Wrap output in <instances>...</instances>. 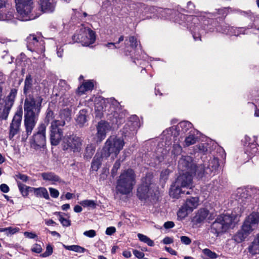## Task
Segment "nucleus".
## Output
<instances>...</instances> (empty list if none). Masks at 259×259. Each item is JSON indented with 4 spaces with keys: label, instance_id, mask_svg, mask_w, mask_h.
I'll list each match as a JSON object with an SVG mask.
<instances>
[{
    "label": "nucleus",
    "instance_id": "obj_1",
    "mask_svg": "<svg viewBox=\"0 0 259 259\" xmlns=\"http://www.w3.org/2000/svg\"><path fill=\"white\" fill-rule=\"evenodd\" d=\"M33 79L30 75L26 76L24 81L23 93L26 97L24 103V125L26 136H22V140L25 141L32 133L38 118L41 108L43 99L40 96L34 97L30 93L33 94L34 90H37L39 87L34 85Z\"/></svg>",
    "mask_w": 259,
    "mask_h": 259
},
{
    "label": "nucleus",
    "instance_id": "obj_2",
    "mask_svg": "<svg viewBox=\"0 0 259 259\" xmlns=\"http://www.w3.org/2000/svg\"><path fill=\"white\" fill-rule=\"evenodd\" d=\"M159 12L161 17L164 18L172 19L181 24L183 22L187 23V25L191 31L194 40H197L198 32L200 30L203 18L205 17V12H201L199 16H186L168 9H160Z\"/></svg>",
    "mask_w": 259,
    "mask_h": 259
},
{
    "label": "nucleus",
    "instance_id": "obj_3",
    "mask_svg": "<svg viewBox=\"0 0 259 259\" xmlns=\"http://www.w3.org/2000/svg\"><path fill=\"white\" fill-rule=\"evenodd\" d=\"M213 14L205 13V17L203 18L200 30L198 32L197 40H200L201 35L206 32H213L215 29L218 32L229 35L239 36L240 34H245V29L243 28L230 27L227 24H223L218 25L216 20L212 19Z\"/></svg>",
    "mask_w": 259,
    "mask_h": 259
},
{
    "label": "nucleus",
    "instance_id": "obj_4",
    "mask_svg": "<svg viewBox=\"0 0 259 259\" xmlns=\"http://www.w3.org/2000/svg\"><path fill=\"white\" fill-rule=\"evenodd\" d=\"M125 144L122 137L111 136L107 139L101 151L104 157L109 158L113 161L117 157L120 151L123 149Z\"/></svg>",
    "mask_w": 259,
    "mask_h": 259
},
{
    "label": "nucleus",
    "instance_id": "obj_5",
    "mask_svg": "<svg viewBox=\"0 0 259 259\" xmlns=\"http://www.w3.org/2000/svg\"><path fill=\"white\" fill-rule=\"evenodd\" d=\"M136 184L135 175L132 169L123 171L117 182V191L122 194H129Z\"/></svg>",
    "mask_w": 259,
    "mask_h": 259
},
{
    "label": "nucleus",
    "instance_id": "obj_6",
    "mask_svg": "<svg viewBox=\"0 0 259 259\" xmlns=\"http://www.w3.org/2000/svg\"><path fill=\"white\" fill-rule=\"evenodd\" d=\"M219 166V159L216 157H206L203 163L197 166L195 176L198 178L208 177L211 174L214 175Z\"/></svg>",
    "mask_w": 259,
    "mask_h": 259
},
{
    "label": "nucleus",
    "instance_id": "obj_7",
    "mask_svg": "<svg viewBox=\"0 0 259 259\" xmlns=\"http://www.w3.org/2000/svg\"><path fill=\"white\" fill-rule=\"evenodd\" d=\"M235 214H223L219 215L211 225V232L219 235L226 232L234 222Z\"/></svg>",
    "mask_w": 259,
    "mask_h": 259
},
{
    "label": "nucleus",
    "instance_id": "obj_8",
    "mask_svg": "<svg viewBox=\"0 0 259 259\" xmlns=\"http://www.w3.org/2000/svg\"><path fill=\"white\" fill-rule=\"evenodd\" d=\"M18 19L21 21L33 20L37 16L32 13L33 0H15Z\"/></svg>",
    "mask_w": 259,
    "mask_h": 259
},
{
    "label": "nucleus",
    "instance_id": "obj_9",
    "mask_svg": "<svg viewBox=\"0 0 259 259\" xmlns=\"http://www.w3.org/2000/svg\"><path fill=\"white\" fill-rule=\"evenodd\" d=\"M72 39L74 42H79L83 46H89L95 42L96 35L90 28L82 26L73 36Z\"/></svg>",
    "mask_w": 259,
    "mask_h": 259
},
{
    "label": "nucleus",
    "instance_id": "obj_10",
    "mask_svg": "<svg viewBox=\"0 0 259 259\" xmlns=\"http://www.w3.org/2000/svg\"><path fill=\"white\" fill-rule=\"evenodd\" d=\"M152 175L148 173L142 179V184L138 188L137 196L141 200H146L153 193L152 184Z\"/></svg>",
    "mask_w": 259,
    "mask_h": 259
},
{
    "label": "nucleus",
    "instance_id": "obj_11",
    "mask_svg": "<svg viewBox=\"0 0 259 259\" xmlns=\"http://www.w3.org/2000/svg\"><path fill=\"white\" fill-rule=\"evenodd\" d=\"M46 125L45 123L39 125L37 128V132L34 134L31 138L30 144L31 148L37 150L46 145Z\"/></svg>",
    "mask_w": 259,
    "mask_h": 259
},
{
    "label": "nucleus",
    "instance_id": "obj_12",
    "mask_svg": "<svg viewBox=\"0 0 259 259\" xmlns=\"http://www.w3.org/2000/svg\"><path fill=\"white\" fill-rule=\"evenodd\" d=\"M65 125V122L55 120L51 123L50 127V140L53 145H58L63 137V130L61 127Z\"/></svg>",
    "mask_w": 259,
    "mask_h": 259
},
{
    "label": "nucleus",
    "instance_id": "obj_13",
    "mask_svg": "<svg viewBox=\"0 0 259 259\" xmlns=\"http://www.w3.org/2000/svg\"><path fill=\"white\" fill-rule=\"evenodd\" d=\"M62 145L64 150H69L74 152H79L81 150L82 141L75 135H65L62 139Z\"/></svg>",
    "mask_w": 259,
    "mask_h": 259
},
{
    "label": "nucleus",
    "instance_id": "obj_14",
    "mask_svg": "<svg viewBox=\"0 0 259 259\" xmlns=\"http://www.w3.org/2000/svg\"><path fill=\"white\" fill-rule=\"evenodd\" d=\"M27 48L31 51L41 54L40 57L45 56V46L42 40L39 41L35 35H30L27 39Z\"/></svg>",
    "mask_w": 259,
    "mask_h": 259
},
{
    "label": "nucleus",
    "instance_id": "obj_15",
    "mask_svg": "<svg viewBox=\"0 0 259 259\" xmlns=\"http://www.w3.org/2000/svg\"><path fill=\"white\" fill-rule=\"evenodd\" d=\"M22 114V108L21 107L17 110L15 114L10 126L9 138L10 140H12L13 138L19 132Z\"/></svg>",
    "mask_w": 259,
    "mask_h": 259
},
{
    "label": "nucleus",
    "instance_id": "obj_16",
    "mask_svg": "<svg viewBox=\"0 0 259 259\" xmlns=\"http://www.w3.org/2000/svg\"><path fill=\"white\" fill-rule=\"evenodd\" d=\"M197 166L193 163L192 158L190 156H182L178 163V168L180 170L195 175Z\"/></svg>",
    "mask_w": 259,
    "mask_h": 259
},
{
    "label": "nucleus",
    "instance_id": "obj_17",
    "mask_svg": "<svg viewBox=\"0 0 259 259\" xmlns=\"http://www.w3.org/2000/svg\"><path fill=\"white\" fill-rule=\"evenodd\" d=\"M190 172H184L180 175L175 182L177 185H180L183 188L189 189V190L186 191L187 194H190L192 192V175Z\"/></svg>",
    "mask_w": 259,
    "mask_h": 259
},
{
    "label": "nucleus",
    "instance_id": "obj_18",
    "mask_svg": "<svg viewBox=\"0 0 259 259\" xmlns=\"http://www.w3.org/2000/svg\"><path fill=\"white\" fill-rule=\"evenodd\" d=\"M192 124L187 121H184L180 122L176 126H172L169 129L170 134L174 138L178 136H181L190 130H192Z\"/></svg>",
    "mask_w": 259,
    "mask_h": 259
},
{
    "label": "nucleus",
    "instance_id": "obj_19",
    "mask_svg": "<svg viewBox=\"0 0 259 259\" xmlns=\"http://www.w3.org/2000/svg\"><path fill=\"white\" fill-rule=\"evenodd\" d=\"M259 223V213L252 212L245 219L242 226L251 233L257 227Z\"/></svg>",
    "mask_w": 259,
    "mask_h": 259
},
{
    "label": "nucleus",
    "instance_id": "obj_20",
    "mask_svg": "<svg viewBox=\"0 0 259 259\" xmlns=\"http://www.w3.org/2000/svg\"><path fill=\"white\" fill-rule=\"evenodd\" d=\"M17 94V90L15 88L12 89L10 93L7 97L6 105L3 109L4 118L8 116L9 111L13 106L15 98Z\"/></svg>",
    "mask_w": 259,
    "mask_h": 259
},
{
    "label": "nucleus",
    "instance_id": "obj_21",
    "mask_svg": "<svg viewBox=\"0 0 259 259\" xmlns=\"http://www.w3.org/2000/svg\"><path fill=\"white\" fill-rule=\"evenodd\" d=\"M108 124L101 121L98 123L97 127V133L96 134L97 142L101 143L106 136V132L108 130Z\"/></svg>",
    "mask_w": 259,
    "mask_h": 259
},
{
    "label": "nucleus",
    "instance_id": "obj_22",
    "mask_svg": "<svg viewBox=\"0 0 259 259\" xmlns=\"http://www.w3.org/2000/svg\"><path fill=\"white\" fill-rule=\"evenodd\" d=\"M39 5L44 13H52L55 9V3L53 0H39Z\"/></svg>",
    "mask_w": 259,
    "mask_h": 259
},
{
    "label": "nucleus",
    "instance_id": "obj_23",
    "mask_svg": "<svg viewBox=\"0 0 259 259\" xmlns=\"http://www.w3.org/2000/svg\"><path fill=\"white\" fill-rule=\"evenodd\" d=\"M107 158L108 157H103V152L101 151L100 153H96L92 162V169L96 171H97L100 167L102 162Z\"/></svg>",
    "mask_w": 259,
    "mask_h": 259
},
{
    "label": "nucleus",
    "instance_id": "obj_24",
    "mask_svg": "<svg viewBox=\"0 0 259 259\" xmlns=\"http://www.w3.org/2000/svg\"><path fill=\"white\" fill-rule=\"evenodd\" d=\"M41 177L44 181L50 182L51 184L53 185L61 182L60 177L52 172H42L41 174Z\"/></svg>",
    "mask_w": 259,
    "mask_h": 259
},
{
    "label": "nucleus",
    "instance_id": "obj_25",
    "mask_svg": "<svg viewBox=\"0 0 259 259\" xmlns=\"http://www.w3.org/2000/svg\"><path fill=\"white\" fill-rule=\"evenodd\" d=\"M182 188V187L180 185H177L176 183L175 182L174 184L171 185L170 189V196L174 198H179L181 196V194L185 193H186V191L185 190H183Z\"/></svg>",
    "mask_w": 259,
    "mask_h": 259
},
{
    "label": "nucleus",
    "instance_id": "obj_26",
    "mask_svg": "<svg viewBox=\"0 0 259 259\" xmlns=\"http://www.w3.org/2000/svg\"><path fill=\"white\" fill-rule=\"evenodd\" d=\"M138 122L137 121H129L124 126L123 128V133L125 136L128 135H134L135 131L137 130L138 127Z\"/></svg>",
    "mask_w": 259,
    "mask_h": 259
},
{
    "label": "nucleus",
    "instance_id": "obj_27",
    "mask_svg": "<svg viewBox=\"0 0 259 259\" xmlns=\"http://www.w3.org/2000/svg\"><path fill=\"white\" fill-rule=\"evenodd\" d=\"M246 229L242 226L241 229L239 230L234 236V240L237 243H240L250 234Z\"/></svg>",
    "mask_w": 259,
    "mask_h": 259
},
{
    "label": "nucleus",
    "instance_id": "obj_28",
    "mask_svg": "<svg viewBox=\"0 0 259 259\" xmlns=\"http://www.w3.org/2000/svg\"><path fill=\"white\" fill-rule=\"evenodd\" d=\"M199 204V198L197 197H191L187 198L184 205L189 210L192 212L194 209L196 208Z\"/></svg>",
    "mask_w": 259,
    "mask_h": 259
},
{
    "label": "nucleus",
    "instance_id": "obj_29",
    "mask_svg": "<svg viewBox=\"0 0 259 259\" xmlns=\"http://www.w3.org/2000/svg\"><path fill=\"white\" fill-rule=\"evenodd\" d=\"M208 215V211L206 209H199L193 217V221L196 224L203 222Z\"/></svg>",
    "mask_w": 259,
    "mask_h": 259
},
{
    "label": "nucleus",
    "instance_id": "obj_30",
    "mask_svg": "<svg viewBox=\"0 0 259 259\" xmlns=\"http://www.w3.org/2000/svg\"><path fill=\"white\" fill-rule=\"evenodd\" d=\"M31 192H33L37 197H43L47 200L50 199V196L46 188L44 187L31 188Z\"/></svg>",
    "mask_w": 259,
    "mask_h": 259
},
{
    "label": "nucleus",
    "instance_id": "obj_31",
    "mask_svg": "<svg viewBox=\"0 0 259 259\" xmlns=\"http://www.w3.org/2000/svg\"><path fill=\"white\" fill-rule=\"evenodd\" d=\"M248 251L252 255L259 253V234L248 247Z\"/></svg>",
    "mask_w": 259,
    "mask_h": 259
},
{
    "label": "nucleus",
    "instance_id": "obj_32",
    "mask_svg": "<svg viewBox=\"0 0 259 259\" xmlns=\"http://www.w3.org/2000/svg\"><path fill=\"white\" fill-rule=\"evenodd\" d=\"M87 111L85 109H82L79 111L76 118V122L79 126H83L87 122Z\"/></svg>",
    "mask_w": 259,
    "mask_h": 259
},
{
    "label": "nucleus",
    "instance_id": "obj_33",
    "mask_svg": "<svg viewBox=\"0 0 259 259\" xmlns=\"http://www.w3.org/2000/svg\"><path fill=\"white\" fill-rule=\"evenodd\" d=\"M104 103L105 101L103 100L98 103H95V109L96 117L101 118L103 116V112L105 111L104 106Z\"/></svg>",
    "mask_w": 259,
    "mask_h": 259
},
{
    "label": "nucleus",
    "instance_id": "obj_34",
    "mask_svg": "<svg viewBox=\"0 0 259 259\" xmlns=\"http://www.w3.org/2000/svg\"><path fill=\"white\" fill-rule=\"evenodd\" d=\"M195 131L193 130H190L189 132V135L187 136L185 140V145L186 146H189L196 143L197 137L195 135Z\"/></svg>",
    "mask_w": 259,
    "mask_h": 259
},
{
    "label": "nucleus",
    "instance_id": "obj_35",
    "mask_svg": "<svg viewBox=\"0 0 259 259\" xmlns=\"http://www.w3.org/2000/svg\"><path fill=\"white\" fill-rule=\"evenodd\" d=\"M17 183L19 190L22 196L24 197L27 196L28 195L29 191H31V188H32L33 187L27 186L21 183L19 181H17Z\"/></svg>",
    "mask_w": 259,
    "mask_h": 259
},
{
    "label": "nucleus",
    "instance_id": "obj_36",
    "mask_svg": "<svg viewBox=\"0 0 259 259\" xmlns=\"http://www.w3.org/2000/svg\"><path fill=\"white\" fill-rule=\"evenodd\" d=\"M64 247L68 250H71L78 253H83L87 251L85 248L77 245H64Z\"/></svg>",
    "mask_w": 259,
    "mask_h": 259
},
{
    "label": "nucleus",
    "instance_id": "obj_37",
    "mask_svg": "<svg viewBox=\"0 0 259 259\" xmlns=\"http://www.w3.org/2000/svg\"><path fill=\"white\" fill-rule=\"evenodd\" d=\"M71 112L68 109H64L61 110L60 113V117L61 118L60 121H63L65 122V121H69L71 118Z\"/></svg>",
    "mask_w": 259,
    "mask_h": 259
},
{
    "label": "nucleus",
    "instance_id": "obj_38",
    "mask_svg": "<svg viewBox=\"0 0 259 259\" xmlns=\"http://www.w3.org/2000/svg\"><path fill=\"white\" fill-rule=\"evenodd\" d=\"M61 99L62 100L61 102H62L63 105L65 106L72 105L74 102L72 96L68 93L65 94L64 96L61 98Z\"/></svg>",
    "mask_w": 259,
    "mask_h": 259
},
{
    "label": "nucleus",
    "instance_id": "obj_39",
    "mask_svg": "<svg viewBox=\"0 0 259 259\" xmlns=\"http://www.w3.org/2000/svg\"><path fill=\"white\" fill-rule=\"evenodd\" d=\"M137 236L141 242L146 243L149 246H154V242L147 236L138 233Z\"/></svg>",
    "mask_w": 259,
    "mask_h": 259
},
{
    "label": "nucleus",
    "instance_id": "obj_40",
    "mask_svg": "<svg viewBox=\"0 0 259 259\" xmlns=\"http://www.w3.org/2000/svg\"><path fill=\"white\" fill-rule=\"evenodd\" d=\"M95 151V147L93 144L87 145L84 153V156L87 158H91Z\"/></svg>",
    "mask_w": 259,
    "mask_h": 259
},
{
    "label": "nucleus",
    "instance_id": "obj_41",
    "mask_svg": "<svg viewBox=\"0 0 259 259\" xmlns=\"http://www.w3.org/2000/svg\"><path fill=\"white\" fill-rule=\"evenodd\" d=\"M258 147L254 144H251L246 149L247 154L249 157L256 155L257 153Z\"/></svg>",
    "mask_w": 259,
    "mask_h": 259
},
{
    "label": "nucleus",
    "instance_id": "obj_42",
    "mask_svg": "<svg viewBox=\"0 0 259 259\" xmlns=\"http://www.w3.org/2000/svg\"><path fill=\"white\" fill-rule=\"evenodd\" d=\"M174 145H173V150L172 153L175 155H178L181 153L182 151V147L180 145L179 142L180 140L176 139V138H174Z\"/></svg>",
    "mask_w": 259,
    "mask_h": 259
},
{
    "label": "nucleus",
    "instance_id": "obj_43",
    "mask_svg": "<svg viewBox=\"0 0 259 259\" xmlns=\"http://www.w3.org/2000/svg\"><path fill=\"white\" fill-rule=\"evenodd\" d=\"M202 252L204 255L203 257H206L207 258H209L210 259H215L218 257V255L217 254L208 248H205L203 249Z\"/></svg>",
    "mask_w": 259,
    "mask_h": 259
},
{
    "label": "nucleus",
    "instance_id": "obj_44",
    "mask_svg": "<svg viewBox=\"0 0 259 259\" xmlns=\"http://www.w3.org/2000/svg\"><path fill=\"white\" fill-rule=\"evenodd\" d=\"M189 212H190L189 210L183 205L178 212V217L181 219H184L188 215Z\"/></svg>",
    "mask_w": 259,
    "mask_h": 259
},
{
    "label": "nucleus",
    "instance_id": "obj_45",
    "mask_svg": "<svg viewBox=\"0 0 259 259\" xmlns=\"http://www.w3.org/2000/svg\"><path fill=\"white\" fill-rule=\"evenodd\" d=\"M189 212H190L189 210L183 205L178 212V217L181 219H184L188 215Z\"/></svg>",
    "mask_w": 259,
    "mask_h": 259
},
{
    "label": "nucleus",
    "instance_id": "obj_46",
    "mask_svg": "<svg viewBox=\"0 0 259 259\" xmlns=\"http://www.w3.org/2000/svg\"><path fill=\"white\" fill-rule=\"evenodd\" d=\"M80 204L83 207H90L93 208L96 207L95 201L92 200H84L81 201Z\"/></svg>",
    "mask_w": 259,
    "mask_h": 259
},
{
    "label": "nucleus",
    "instance_id": "obj_47",
    "mask_svg": "<svg viewBox=\"0 0 259 259\" xmlns=\"http://www.w3.org/2000/svg\"><path fill=\"white\" fill-rule=\"evenodd\" d=\"M55 214H57L59 215V220L61 223V224L64 227H68L70 226V221L65 218H64L60 212H56L55 213Z\"/></svg>",
    "mask_w": 259,
    "mask_h": 259
},
{
    "label": "nucleus",
    "instance_id": "obj_48",
    "mask_svg": "<svg viewBox=\"0 0 259 259\" xmlns=\"http://www.w3.org/2000/svg\"><path fill=\"white\" fill-rule=\"evenodd\" d=\"M13 17V12L11 11L5 15L0 13V21H9L11 20Z\"/></svg>",
    "mask_w": 259,
    "mask_h": 259
},
{
    "label": "nucleus",
    "instance_id": "obj_49",
    "mask_svg": "<svg viewBox=\"0 0 259 259\" xmlns=\"http://www.w3.org/2000/svg\"><path fill=\"white\" fill-rule=\"evenodd\" d=\"M3 96V88L0 86V118H4V112H3L4 107L2 102V98Z\"/></svg>",
    "mask_w": 259,
    "mask_h": 259
},
{
    "label": "nucleus",
    "instance_id": "obj_50",
    "mask_svg": "<svg viewBox=\"0 0 259 259\" xmlns=\"http://www.w3.org/2000/svg\"><path fill=\"white\" fill-rule=\"evenodd\" d=\"M170 171L168 169H165L162 170L160 174V179L164 181H165L167 178Z\"/></svg>",
    "mask_w": 259,
    "mask_h": 259
},
{
    "label": "nucleus",
    "instance_id": "obj_51",
    "mask_svg": "<svg viewBox=\"0 0 259 259\" xmlns=\"http://www.w3.org/2000/svg\"><path fill=\"white\" fill-rule=\"evenodd\" d=\"M87 91L92 90L94 88V83L92 81H88L82 84Z\"/></svg>",
    "mask_w": 259,
    "mask_h": 259
},
{
    "label": "nucleus",
    "instance_id": "obj_52",
    "mask_svg": "<svg viewBox=\"0 0 259 259\" xmlns=\"http://www.w3.org/2000/svg\"><path fill=\"white\" fill-rule=\"evenodd\" d=\"M49 190L51 196L52 197L54 198L58 197L59 195V192L58 191V190L51 187L49 188Z\"/></svg>",
    "mask_w": 259,
    "mask_h": 259
},
{
    "label": "nucleus",
    "instance_id": "obj_53",
    "mask_svg": "<svg viewBox=\"0 0 259 259\" xmlns=\"http://www.w3.org/2000/svg\"><path fill=\"white\" fill-rule=\"evenodd\" d=\"M53 252V248L51 245H48L46 248V250L44 252L41 256L42 257H47L50 255Z\"/></svg>",
    "mask_w": 259,
    "mask_h": 259
},
{
    "label": "nucleus",
    "instance_id": "obj_54",
    "mask_svg": "<svg viewBox=\"0 0 259 259\" xmlns=\"http://www.w3.org/2000/svg\"><path fill=\"white\" fill-rule=\"evenodd\" d=\"M120 166V163L119 160L116 161L112 169L111 173L113 176L115 175Z\"/></svg>",
    "mask_w": 259,
    "mask_h": 259
},
{
    "label": "nucleus",
    "instance_id": "obj_55",
    "mask_svg": "<svg viewBox=\"0 0 259 259\" xmlns=\"http://www.w3.org/2000/svg\"><path fill=\"white\" fill-rule=\"evenodd\" d=\"M129 41L131 44V47L133 48H135L138 46V41L137 39L133 36H131L129 37Z\"/></svg>",
    "mask_w": 259,
    "mask_h": 259
},
{
    "label": "nucleus",
    "instance_id": "obj_56",
    "mask_svg": "<svg viewBox=\"0 0 259 259\" xmlns=\"http://www.w3.org/2000/svg\"><path fill=\"white\" fill-rule=\"evenodd\" d=\"M16 179H18L21 180L22 181L24 182H26L28 179L29 178L28 176H27L25 175L22 174H18L15 176Z\"/></svg>",
    "mask_w": 259,
    "mask_h": 259
},
{
    "label": "nucleus",
    "instance_id": "obj_57",
    "mask_svg": "<svg viewBox=\"0 0 259 259\" xmlns=\"http://www.w3.org/2000/svg\"><path fill=\"white\" fill-rule=\"evenodd\" d=\"M31 250L36 253H40L41 252L42 248L40 245L35 244L31 248Z\"/></svg>",
    "mask_w": 259,
    "mask_h": 259
},
{
    "label": "nucleus",
    "instance_id": "obj_58",
    "mask_svg": "<svg viewBox=\"0 0 259 259\" xmlns=\"http://www.w3.org/2000/svg\"><path fill=\"white\" fill-rule=\"evenodd\" d=\"M83 235L88 237L93 238L96 235V231L94 230L86 231L83 232Z\"/></svg>",
    "mask_w": 259,
    "mask_h": 259
},
{
    "label": "nucleus",
    "instance_id": "obj_59",
    "mask_svg": "<svg viewBox=\"0 0 259 259\" xmlns=\"http://www.w3.org/2000/svg\"><path fill=\"white\" fill-rule=\"evenodd\" d=\"M59 85L62 88H64V90H69L70 89V86L67 84L66 81L64 80H61L59 81Z\"/></svg>",
    "mask_w": 259,
    "mask_h": 259
},
{
    "label": "nucleus",
    "instance_id": "obj_60",
    "mask_svg": "<svg viewBox=\"0 0 259 259\" xmlns=\"http://www.w3.org/2000/svg\"><path fill=\"white\" fill-rule=\"evenodd\" d=\"M181 241L182 243L186 245H189L191 243V239L186 236H182L181 237Z\"/></svg>",
    "mask_w": 259,
    "mask_h": 259
},
{
    "label": "nucleus",
    "instance_id": "obj_61",
    "mask_svg": "<svg viewBox=\"0 0 259 259\" xmlns=\"http://www.w3.org/2000/svg\"><path fill=\"white\" fill-rule=\"evenodd\" d=\"M133 254L134 255L139 259H141L144 256V253L143 252L140 251L138 250H133Z\"/></svg>",
    "mask_w": 259,
    "mask_h": 259
},
{
    "label": "nucleus",
    "instance_id": "obj_62",
    "mask_svg": "<svg viewBox=\"0 0 259 259\" xmlns=\"http://www.w3.org/2000/svg\"><path fill=\"white\" fill-rule=\"evenodd\" d=\"M228 10L229 8H224L223 9L218 10V14L221 15L222 17H225L227 15Z\"/></svg>",
    "mask_w": 259,
    "mask_h": 259
},
{
    "label": "nucleus",
    "instance_id": "obj_63",
    "mask_svg": "<svg viewBox=\"0 0 259 259\" xmlns=\"http://www.w3.org/2000/svg\"><path fill=\"white\" fill-rule=\"evenodd\" d=\"M85 92H87L85 88L83 87L82 84L80 85L77 89L76 91V93L79 95H81L85 93Z\"/></svg>",
    "mask_w": 259,
    "mask_h": 259
},
{
    "label": "nucleus",
    "instance_id": "obj_64",
    "mask_svg": "<svg viewBox=\"0 0 259 259\" xmlns=\"http://www.w3.org/2000/svg\"><path fill=\"white\" fill-rule=\"evenodd\" d=\"M116 231V229L114 227H108L106 230V234L108 235H111Z\"/></svg>",
    "mask_w": 259,
    "mask_h": 259
}]
</instances>
